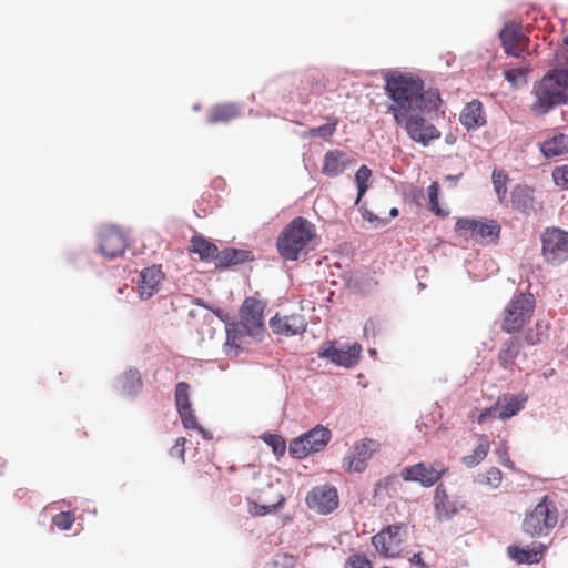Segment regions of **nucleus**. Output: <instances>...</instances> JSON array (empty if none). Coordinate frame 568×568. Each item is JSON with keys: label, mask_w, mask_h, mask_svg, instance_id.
<instances>
[{"label": "nucleus", "mask_w": 568, "mask_h": 568, "mask_svg": "<svg viewBox=\"0 0 568 568\" xmlns=\"http://www.w3.org/2000/svg\"><path fill=\"white\" fill-rule=\"evenodd\" d=\"M126 248V240L119 227L101 226L98 231V251L108 260L122 256Z\"/></svg>", "instance_id": "11"}, {"label": "nucleus", "mask_w": 568, "mask_h": 568, "mask_svg": "<svg viewBox=\"0 0 568 568\" xmlns=\"http://www.w3.org/2000/svg\"><path fill=\"white\" fill-rule=\"evenodd\" d=\"M378 443L374 439L365 438L354 444L348 455L345 457L347 460V470L354 473H362L365 470L367 460L371 459L374 452L378 448Z\"/></svg>", "instance_id": "13"}, {"label": "nucleus", "mask_w": 568, "mask_h": 568, "mask_svg": "<svg viewBox=\"0 0 568 568\" xmlns=\"http://www.w3.org/2000/svg\"><path fill=\"white\" fill-rule=\"evenodd\" d=\"M372 176V170L363 164L355 173V182L357 187V197L355 204L358 205L362 201V197L368 190V180Z\"/></svg>", "instance_id": "33"}, {"label": "nucleus", "mask_w": 568, "mask_h": 568, "mask_svg": "<svg viewBox=\"0 0 568 568\" xmlns=\"http://www.w3.org/2000/svg\"><path fill=\"white\" fill-rule=\"evenodd\" d=\"M85 260V255L81 251H70L67 253V260L70 264H75L77 260Z\"/></svg>", "instance_id": "54"}, {"label": "nucleus", "mask_w": 568, "mask_h": 568, "mask_svg": "<svg viewBox=\"0 0 568 568\" xmlns=\"http://www.w3.org/2000/svg\"><path fill=\"white\" fill-rule=\"evenodd\" d=\"M545 550L546 546L540 542L532 548L510 545L507 547V555L519 565H534L540 562Z\"/></svg>", "instance_id": "21"}, {"label": "nucleus", "mask_w": 568, "mask_h": 568, "mask_svg": "<svg viewBox=\"0 0 568 568\" xmlns=\"http://www.w3.org/2000/svg\"><path fill=\"white\" fill-rule=\"evenodd\" d=\"M114 387L121 396L130 399L135 398L143 387L140 372L130 367L118 376Z\"/></svg>", "instance_id": "18"}, {"label": "nucleus", "mask_w": 568, "mask_h": 568, "mask_svg": "<svg viewBox=\"0 0 568 568\" xmlns=\"http://www.w3.org/2000/svg\"><path fill=\"white\" fill-rule=\"evenodd\" d=\"M448 498L449 496L445 489V486L443 484L437 485L434 495V511L437 509V506L443 507Z\"/></svg>", "instance_id": "50"}, {"label": "nucleus", "mask_w": 568, "mask_h": 568, "mask_svg": "<svg viewBox=\"0 0 568 568\" xmlns=\"http://www.w3.org/2000/svg\"><path fill=\"white\" fill-rule=\"evenodd\" d=\"M440 194V185L438 182H432V184L427 189V195H428V207L429 211L439 217H446L449 214L448 210L443 209L439 205L438 199Z\"/></svg>", "instance_id": "32"}, {"label": "nucleus", "mask_w": 568, "mask_h": 568, "mask_svg": "<svg viewBox=\"0 0 568 568\" xmlns=\"http://www.w3.org/2000/svg\"><path fill=\"white\" fill-rule=\"evenodd\" d=\"M262 439L272 448L275 455L282 456L286 452V443L281 435L266 433L262 436Z\"/></svg>", "instance_id": "38"}, {"label": "nucleus", "mask_w": 568, "mask_h": 568, "mask_svg": "<svg viewBox=\"0 0 568 568\" xmlns=\"http://www.w3.org/2000/svg\"><path fill=\"white\" fill-rule=\"evenodd\" d=\"M368 354L372 356V357H375L377 355V351L375 348H368Z\"/></svg>", "instance_id": "62"}, {"label": "nucleus", "mask_w": 568, "mask_h": 568, "mask_svg": "<svg viewBox=\"0 0 568 568\" xmlns=\"http://www.w3.org/2000/svg\"><path fill=\"white\" fill-rule=\"evenodd\" d=\"M521 349V343L519 337L514 336L506 339L498 354L499 365L504 369H510L515 365V361L518 357Z\"/></svg>", "instance_id": "27"}, {"label": "nucleus", "mask_w": 568, "mask_h": 568, "mask_svg": "<svg viewBox=\"0 0 568 568\" xmlns=\"http://www.w3.org/2000/svg\"><path fill=\"white\" fill-rule=\"evenodd\" d=\"M270 326L274 334L295 336L305 331L306 324L300 315L281 317L278 314L270 320Z\"/></svg>", "instance_id": "20"}, {"label": "nucleus", "mask_w": 568, "mask_h": 568, "mask_svg": "<svg viewBox=\"0 0 568 568\" xmlns=\"http://www.w3.org/2000/svg\"><path fill=\"white\" fill-rule=\"evenodd\" d=\"M384 92L392 101L387 106L397 125H402L404 119L416 112L430 114L437 112L443 103L437 89H425V82L420 77L410 72L388 70L383 75Z\"/></svg>", "instance_id": "1"}, {"label": "nucleus", "mask_w": 568, "mask_h": 568, "mask_svg": "<svg viewBox=\"0 0 568 568\" xmlns=\"http://www.w3.org/2000/svg\"><path fill=\"white\" fill-rule=\"evenodd\" d=\"M336 124V122L325 123L323 125L311 129V132L315 136L328 139L335 133Z\"/></svg>", "instance_id": "46"}, {"label": "nucleus", "mask_w": 568, "mask_h": 568, "mask_svg": "<svg viewBox=\"0 0 568 568\" xmlns=\"http://www.w3.org/2000/svg\"><path fill=\"white\" fill-rule=\"evenodd\" d=\"M447 179H450L452 181H456L459 179V175H448Z\"/></svg>", "instance_id": "63"}, {"label": "nucleus", "mask_w": 568, "mask_h": 568, "mask_svg": "<svg viewBox=\"0 0 568 568\" xmlns=\"http://www.w3.org/2000/svg\"><path fill=\"white\" fill-rule=\"evenodd\" d=\"M274 566L280 568H290L293 566V557L292 556H277L274 560Z\"/></svg>", "instance_id": "52"}, {"label": "nucleus", "mask_w": 568, "mask_h": 568, "mask_svg": "<svg viewBox=\"0 0 568 568\" xmlns=\"http://www.w3.org/2000/svg\"><path fill=\"white\" fill-rule=\"evenodd\" d=\"M535 190L525 184L516 185L511 193V204L513 207L526 215H529L531 212L536 211V200H535Z\"/></svg>", "instance_id": "23"}, {"label": "nucleus", "mask_w": 568, "mask_h": 568, "mask_svg": "<svg viewBox=\"0 0 568 568\" xmlns=\"http://www.w3.org/2000/svg\"><path fill=\"white\" fill-rule=\"evenodd\" d=\"M409 562H410L412 565L418 566V567H420V568H429V566H428V565L423 560L420 552H416V554H414V555L409 558Z\"/></svg>", "instance_id": "55"}, {"label": "nucleus", "mask_w": 568, "mask_h": 568, "mask_svg": "<svg viewBox=\"0 0 568 568\" xmlns=\"http://www.w3.org/2000/svg\"><path fill=\"white\" fill-rule=\"evenodd\" d=\"M554 183L561 190H568V164L556 166L552 170Z\"/></svg>", "instance_id": "42"}, {"label": "nucleus", "mask_w": 568, "mask_h": 568, "mask_svg": "<svg viewBox=\"0 0 568 568\" xmlns=\"http://www.w3.org/2000/svg\"><path fill=\"white\" fill-rule=\"evenodd\" d=\"M491 179L495 192L499 201H503L507 194L506 182L508 180V175L503 171L495 169L493 171Z\"/></svg>", "instance_id": "39"}, {"label": "nucleus", "mask_w": 568, "mask_h": 568, "mask_svg": "<svg viewBox=\"0 0 568 568\" xmlns=\"http://www.w3.org/2000/svg\"><path fill=\"white\" fill-rule=\"evenodd\" d=\"M503 474L497 467H491L487 470L486 475L480 479V483L487 484L494 488L498 487L501 483Z\"/></svg>", "instance_id": "43"}, {"label": "nucleus", "mask_w": 568, "mask_h": 568, "mask_svg": "<svg viewBox=\"0 0 568 568\" xmlns=\"http://www.w3.org/2000/svg\"><path fill=\"white\" fill-rule=\"evenodd\" d=\"M459 122L467 131H476L487 123L483 103L474 99L466 103L459 114Z\"/></svg>", "instance_id": "19"}, {"label": "nucleus", "mask_w": 568, "mask_h": 568, "mask_svg": "<svg viewBox=\"0 0 568 568\" xmlns=\"http://www.w3.org/2000/svg\"><path fill=\"white\" fill-rule=\"evenodd\" d=\"M528 396L524 393L518 395H506L504 403L499 407L498 419L506 420L516 416L521 409H524Z\"/></svg>", "instance_id": "28"}, {"label": "nucleus", "mask_w": 568, "mask_h": 568, "mask_svg": "<svg viewBox=\"0 0 568 568\" xmlns=\"http://www.w3.org/2000/svg\"><path fill=\"white\" fill-rule=\"evenodd\" d=\"M241 114V109L235 103H223L212 108L207 122L211 124L229 122Z\"/></svg>", "instance_id": "30"}, {"label": "nucleus", "mask_w": 568, "mask_h": 568, "mask_svg": "<svg viewBox=\"0 0 568 568\" xmlns=\"http://www.w3.org/2000/svg\"><path fill=\"white\" fill-rule=\"evenodd\" d=\"M194 430L199 432L204 439L213 438L212 434L209 430L204 429L201 425H199L197 428H195Z\"/></svg>", "instance_id": "59"}, {"label": "nucleus", "mask_w": 568, "mask_h": 568, "mask_svg": "<svg viewBox=\"0 0 568 568\" xmlns=\"http://www.w3.org/2000/svg\"><path fill=\"white\" fill-rule=\"evenodd\" d=\"M548 326L544 322H537L534 328L524 334V341L528 345H538L547 337Z\"/></svg>", "instance_id": "34"}, {"label": "nucleus", "mask_w": 568, "mask_h": 568, "mask_svg": "<svg viewBox=\"0 0 568 568\" xmlns=\"http://www.w3.org/2000/svg\"><path fill=\"white\" fill-rule=\"evenodd\" d=\"M185 443H186V439L184 437H179L170 450L171 456L178 457V458L184 460Z\"/></svg>", "instance_id": "51"}, {"label": "nucleus", "mask_w": 568, "mask_h": 568, "mask_svg": "<svg viewBox=\"0 0 568 568\" xmlns=\"http://www.w3.org/2000/svg\"><path fill=\"white\" fill-rule=\"evenodd\" d=\"M424 115L418 112L410 114L404 119L403 124L410 140L427 146L432 141L438 140L442 133Z\"/></svg>", "instance_id": "10"}, {"label": "nucleus", "mask_w": 568, "mask_h": 568, "mask_svg": "<svg viewBox=\"0 0 568 568\" xmlns=\"http://www.w3.org/2000/svg\"><path fill=\"white\" fill-rule=\"evenodd\" d=\"M358 206V210L362 214V217L365 220V221H368L371 223H374L376 226L381 225V226H385L388 224L389 222V219H381L378 217L376 214H374L373 212H371L369 210L366 209L365 204L361 205L359 204L357 205Z\"/></svg>", "instance_id": "45"}, {"label": "nucleus", "mask_w": 568, "mask_h": 568, "mask_svg": "<svg viewBox=\"0 0 568 568\" xmlns=\"http://www.w3.org/2000/svg\"><path fill=\"white\" fill-rule=\"evenodd\" d=\"M531 94L535 98L530 106L535 115L542 116L559 105L568 103V94L558 90L544 77L534 83Z\"/></svg>", "instance_id": "4"}, {"label": "nucleus", "mask_w": 568, "mask_h": 568, "mask_svg": "<svg viewBox=\"0 0 568 568\" xmlns=\"http://www.w3.org/2000/svg\"><path fill=\"white\" fill-rule=\"evenodd\" d=\"M503 48L507 55L516 57V58H518L520 55V51L517 48L516 43H511V44L506 43V45H503Z\"/></svg>", "instance_id": "56"}, {"label": "nucleus", "mask_w": 568, "mask_h": 568, "mask_svg": "<svg viewBox=\"0 0 568 568\" xmlns=\"http://www.w3.org/2000/svg\"><path fill=\"white\" fill-rule=\"evenodd\" d=\"M164 273L161 265L153 264L140 272L138 280V293L140 298L149 300L159 292Z\"/></svg>", "instance_id": "17"}, {"label": "nucleus", "mask_w": 568, "mask_h": 568, "mask_svg": "<svg viewBox=\"0 0 568 568\" xmlns=\"http://www.w3.org/2000/svg\"><path fill=\"white\" fill-rule=\"evenodd\" d=\"M316 236L315 225L303 216L294 217L278 234L276 248L285 261H297L301 251Z\"/></svg>", "instance_id": "2"}, {"label": "nucleus", "mask_w": 568, "mask_h": 568, "mask_svg": "<svg viewBox=\"0 0 568 568\" xmlns=\"http://www.w3.org/2000/svg\"><path fill=\"white\" fill-rule=\"evenodd\" d=\"M455 230L470 231L471 237L476 242L490 244L499 240L501 227L495 220L459 217L456 222Z\"/></svg>", "instance_id": "9"}, {"label": "nucleus", "mask_w": 568, "mask_h": 568, "mask_svg": "<svg viewBox=\"0 0 568 568\" xmlns=\"http://www.w3.org/2000/svg\"><path fill=\"white\" fill-rule=\"evenodd\" d=\"M302 435L312 453L321 452L328 444L332 436L331 430L322 425H317Z\"/></svg>", "instance_id": "29"}, {"label": "nucleus", "mask_w": 568, "mask_h": 568, "mask_svg": "<svg viewBox=\"0 0 568 568\" xmlns=\"http://www.w3.org/2000/svg\"><path fill=\"white\" fill-rule=\"evenodd\" d=\"M541 252L547 263L559 265L568 260V232L548 227L541 235Z\"/></svg>", "instance_id": "6"}, {"label": "nucleus", "mask_w": 568, "mask_h": 568, "mask_svg": "<svg viewBox=\"0 0 568 568\" xmlns=\"http://www.w3.org/2000/svg\"><path fill=\"white\" fill-rule=\"evenodd\" d=\"M504 78L511 84L517 85L518 79H524L527 74L525 69L517 68V69H507L504 71Z\"/></svg>", "instance_id": "49"}, {"label": "nucleus", "mask_w": 568, "mask_h": 568, "mask_svg": "<svg viewBox=\"0 0 568 568\" xmlns=\"http://www.w3.org/2000/svg\"><path fill=\"white\" fill-rule=\"evenodd\" d=\"M498 412H499L498 404H495V405H493L490 407H487V408L483 409L480 412V414L478 415V417H477L478 424L483 425V424L487 423L490 419L498 418Z\"/></svg>", "instance_id": "48"}, {"label": "nucleus", "mask_w": 568, "mask_h": 568, "mask_svg": "<svg viewBox=\"0 0 568 568\" xmlns=\"http://www.w3.org/2000/svg\"><path fill=\"white\" fill-rule=\"evenodd\" d=\"M192 304L193 305H196V306H200L202 308H205V310H211L213 305L209 304L206 301H204L202 297H194L192 300Z\"/></svg>", "instance_id": "58"}, {"label": "nucleus", "mask_w": 568, "mask_h": 568, "mask_svg": "<svg viewBox=\"0 0 568 568\" xmlns=\"http://www.w3.org/2000/svg\"><path fill=\"white\" fill-rule=\"evenodd\" d=\"M352 568H373L372 562L363 554H354L347 559Z\"/></svg>", "instance_id": "47"}, {"label": "nucleus", "mask_w": 568, "mask_h": 568, "mask_svg": "<svg viewBox=\"0 0 568 568\" xmlns=\"http://www.w3.org/2000/svg\"><path fill=\"white\" fill-rule=\"evenodd\" d=\"M190 388L186 382H179L176 384L175 405L184 428L194 430L200 424L190 400Z\"/></svg>", "instance_id": "16"}, {"label": "nucleus", "mask_w": 568, "mask_h": 568, "mask_svg": "<svg viewBox=\"0 0 568 568\" xmlns=\"http://www.w3.org/2000/svg\"><path fill=\"white\" fill-rule=\"evenodd\" d=\"M404 528L403 524L388 525L378 534L373 536L372 544L378 552L386 557H394V549H397L402 544L400 532Z\"/></svg>", "instance_id": "15"}, {"label": "nucleus", "mask_w": 568, "mask_h": 568, "mask_svg": "<svg viewBox=\"0 0 568 568\" xmlns=\"http://www.w3.org/2000/svg\"><path fill=\"white\" fill-rule=\"evenodd\" d=\"M488 449V443H480L471 454L463 457V463L468 468L477 466L487 456Z\"/></svg>", "instance_id": "37"}, {"label": "nucleus", "mask_w": 568, "mask_h": 568, "mask_svg": "<svg viewBox=\"0 0 568 568\" xmlns=\"http://www.w3.org/2000/svg\"><path fill=\"white\" fill-rule=\"evenodd\" d=\"M254 260V254L250 250H242L236 247H225L220 251L215 267L225 270L233 266L244 264Z\"/></svg>", "instance_id": "22"}, {"label": "nucleus", "mask_w": 568, "mask_h": 568, "mask_svg": "<svg viewBox=\"0 0 568 568\" xmlns=\"http://www.w3.org/2000/svg\"><path fill=\"white\" fill-rule=\"evenodd\" d=\"M306 440L303 435L294 438L288 447L290 455L296 459H303L312 454L311 447H307Z\"/></svg>", "instance_id": "36"}, {"label": "nucleus", "mask_w": 568, "mask_h": 568, "mask_svg": "<svg viewBox=\"0 0 568 568\" xmlns=\"http://www.w3.org/2000/svg\"><path fill=\"white\" fill-rule=\"evenodd\" d=\"M558 521V510L548 496H544L523 520V530L531 537L547 535Z\"/></svg>", "instance_id": "3"}, {"label": "nucleus", "mask_w": 568, "mask_h": 568, "mask_svg": "<svg viewBox=\"0 0 568 568\" xmlns=\"http://www.w3.org/2000/svg\"><path fill=\"white\" fill-rule=\"evenodd\" d=\"M266 304L254 297H246L240 308V324L246 335L262 341L265 332L264 310Z\"/></svg>", "instance_id": "7"}, {"label": "nucleus", "mask_w": 568, "mask_h": 568, "mask_svg": "<svg viewBox=\"0 0 568 568\" xmlns=\"http://www.w3.org/2000/svg\"><path fill=\"white\" fill-rule=\"evenodd\" d=\"M362 349L358 343L337 348L336 341H326L316 353L320 358L328 359L336 366L353 368L359 362Z\"/></svg>", "instance_id": "8"}, {"label": "nucleus", "mask_w": 568, "mask_h": 568, "mask_svg": "<svg viewBox=\"0 0 568 568\" xmlns=\"http://www.w3.org/2000/svg\"><path fill=\"white\" fill-rule=\"evenodd\" d=\"M464 507L465 504L462 500L448 498L443 507L437 506V509L434 511L435 517L438 521H449L460 509H464Z\"/></svg>", "instance_id": "31"}, {"label": "nucleus", "mask_w": 568, "mask_h": 568, "mask_svg": "<svg viewBox=\"0 0 568 568\" xmlns=\"http://www.w3.org/2000/svg\"><path fill=\"white\" fill-rule=\"evenodd\" d=\"M444 473V467L437 469L433 466H427L425 463H417L404 467L400 471V476L405 481H416L424 487H430L440 479Z\"/></svg>", "instance_id": "14"}, {"label": "nucleus", "mask_w": 568, "mask_h": 568, "mask_svg": "<svg viewBox=\"0 0 568 568\" xmlns=\"http://www.w3.org/2000/svg\"><path fill=\"white\" fill-rule=\"evenodd\" d=\"M190 251L199 255L202 261H217L220 250L216 244L209 241L202 235H194L191 239Z\"/></svg>", "instance_id": "26"}, {"label": "nucleus", "mask_w": 568, "mask_h": 568, "mask_svg": "<svg viewBox=\"0 0 568 568\" xmlns=\"http://www.w3.org/2000/svg\"><path fill=\"white\" fill-rule=\"evenodd\" d=\"M219 320H221L223 323H229V315L220 307L212 306L210 310Z\"/></svg>", "instance_id": "57"}, {"label": "nucleus", "mask_w": 568, "mask_h": 568, "mask_svg": "<svg viewBox=\"0 0 568 568\" xmlns=\"http://www.w3.org/2000/svg\"><path fill=\"white\" fill-rule=\"evenodd\" d=\"M284 499L282 498L280 503L273 504V505H261L255 501H252L248 499V513L252 516H265L271 514L272 511L276 510L277 507L282 505Z\"/></svg>", "instance_id": "40"}, {"label": "nucleus", "mask_w": 568, "mask_h": 568, "mask_svg": "<svg viewBox=\"0 0 568 568\" xmlns=\"http://www.w3.org/2000/svg\"><path fill=\"white\" fill-rule=\"evenodd\" d=\"M535 307V297L531 293L515 295L506 307L503 331L511 334L523 328L530 320Z\"/></svg>", "instance_id": "5"}, {"label": "nucleus", "mask_w": 568, "mask_h": 568, "mask_svg": "<svg viewBox=\"0 0 568 568\" xmlns=\"http://www.w3.org/2000/svg\"><path fill=\"white\" fill-rule=\"evenodd\" d=\"M538 144L541 154L546 159L561 156L568 153V134L556 133Z\"/></svg>", "instance_id": "25"}, {"label": "nucleus", "mask_w": 568, "mask_h": 568, "mask_svg": "<svg viewBox=\"0 0 568 568\" xmlns=\"http://www.w3.org/2000/svg\"><path fill=\"white\" fill-rule=\"evenodd\" d=\"M399 214V210L397 207H392L389 210V217L394 219V217H397Z\"/></svg>", "instance_id": "60"}, {"label": "nucleus", "mask_w": 568, "mask_h": 568, "mask_svg": "<svg viewBox=\"0 0 568 568\" xmlns=\"http://www.w3.org/2000/svg\"><path fill=\"white\" fill-rule=\"evenodd\" d=\"M306 505L310 509L322 515H328L338 507V493L333 485H320L313 487L306 495Z\"/></svg>", "instance_id": "12"}, {"label": "nucleus", "mask_w": 568, "mask_h": 568, "mask_svg": "<svg viewBox=\"0 0 568 568\" xmlns=\"http://www.w3.org/2000/svg\"><path fill=\"white\" fill-rule=\"evenodd\" d=\"M52 523L60 530H69L74 523V515L71 511H61L53 516Z\"/></svg>", "instance_id": "41"}, {"label": "nucleus", "mask_w": 568, "mask_h": 568, "mask_svg": "<svg viewBox=\"0 0 568 568\" xmlns=\"http://www.w3.org/2000/svg\"><path fill=\"white\" fill-rule=\"evenodd\" d=\"M240 323H227L226 324V335H227V342L231 339L237 338V334L240 332Z\"/></svg>", "instance_id": "53"}, {"label": "nucleus", "mask_w": 568, "mask_h": 568, "mask_svg": "<svg viewBox=\"0 0 568 568\" xmlns=\"http://www.w3.org/2000/svg\"><path fill=\"white\" fill-rule=\"evenodd\" d=\"M348 154L341 150L327 151L324 155L322 172L326 176H338L341 175L348 165Z\"/></svg>", "instance_id": "24"}, {"label": "nucleus", "mask_w": 568, "mask_h": 568, "mask_svg": "<svg viewBox=\"0 0 568 568\" xmlns=\"http://www.w3.org/2000/svg\"><path fill=\"white\" fill-rule=\"evenodd\" d=\"M564 44L568 47V36L564 39Z\"/></svg>", "instance_id": "64"}, {"label": "nucleus", "mask_w": 568, "mask_h": 568, "mask_svg": "<svg viewBox=\"0 0 568 568\" xmlns=\"http://www.w3.org/2000/svg\"><path fill=\"white\" fill-rule=\"evenodd\" d=\"M382 326L381 322L376 318H368L363 328V335L366 339L374 338L381 333Z\"/></svg>", "instance_id": "44"}, {"label": "nucleus", "mask_w": 568, "mask_h": 568, "mask_svg": "<svg viewBox=\"0 0 568 568\" xmlns=\"http://www.w3.org/2000/svg\"><path fill=\"white\" fill-rule=\"evenodd\" d=\"M519 36L520 27L514 21L505 23L498 33L501 45L517 43Z\"/></svg>", "instance_id": "35"}, {"label": "nucleus", "mask_w": 568, "mask_h": 568, "mask_svg": "<svg viewBox=\"0 0 568 568\" xmlns=\"http://www.w3.org/2000/svg\"><path fill=\"white\" fill-rule=\"evenodd\" d=\"M503 464L508 467H513V463L508 456H506V458L503 460Z\"/></svg>", "instance_id": "61"}]
</instances>
